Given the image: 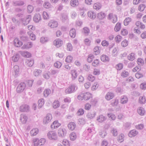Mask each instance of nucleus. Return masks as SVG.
<instances>
[{"instance_id": "42", "label": "nucleus", "mask_w": 146, "mask_h": 146, "mask_svg": "<svg viewBox=\"0 0 146 146\" xmlns=\"http://www.w3.org/2000/svg\"><path fill=\"white\" fill-rule=\"evenodd\" d=\"M19 58V55L18 54H17L15 55L12 57V60L14 62H16L18 61Z\"/></svg>"}, {"instance_id": "28", "label": "nucleus", "mask_w": 146, "mask_h": 146, "mask_svg": "<svg viewBox=\"0 0 146 146\" xmlns=\"http://www.w3.org/2000/svg\"><path fill=\"white\" fill-rule=\"evenodd\" d=\"M96 114V112H94L92 113H88L86 115L88 118L92 119L95 117Z\"/></svg>"}, {"instance_id": "53", "label": "nucleus", "mask_w": 146, "mask_h": 146, "mask_svg": "<svg viewBox=\"0 0 146 146\" xmlns=\"http://www.w3.org/2000/svg\"><path fill=\"white\" fill-rule=\"evenodd\" d=\"M87 79L90 81L92 82L95 80V77L92 75L89 74L88 77Z\"/></svg>"}, {"instance_id": "22", "label": "nucleus", "mask_w": 146, "mask_h": 146, "mask_svg": "<svg viewBox=\"0 0 146 146\" xmlns=\"http://www.w3.org/2000/svg\"><path fill=\"white\" fill-rule=\"evenodd\" d=\"M26 63L28 66H32L34 63V60L33 59H29L26 60Z\"/></svg>"}, {"instance_id": "14", "label": "nucleus", "mask_w": 146, "mask_h": 146, "mask_svg": "<svg viewBox=\"0 0 146 146\" xmlns=\"http://www.w3.org/2000/svg\"><path fill=\"white\" fill-rule=\"evenodd\" d=\"M61 125V124L58 122V121H55L53 122L51 125V127L52 129L57 128Z\"/></svg>"}, {"instance_id": "10", "label": "nucleus", "mask_w": 146, "mask_h": 146, "mask_svg": "<svg viewBox=\"0 0 146 146\" xmlns=\"http://www.w3.org/2000/svg\"><path fill=\"white\" fill-rule=\"evenodd\" d=\"M48 25L52 28H56L58 26V23L56 21L52 20L50 21Z\"/></svg>"}, {"instance_id": "59", "label": "nucleus", "mask_w": 146, "mask_h": 146, "mask_svg": "<svg viewBox=\"0 0 146 146\" xmlns=\"http://www.w3.org/2000/svg\"><path fill=\"white\" fill-rule=\"evenodd\" d=\"M137 62L139 66H142L144 64V60L143 59L141 58L138 59Z\"/></svg>"}, {"instance_id": "57", "label": "nucleus", "mask_w": 146, "mask_h": 146, "mask_svg": "<svg viewBox=\"0 0 146 146\" xmlns=\"http://www.w3.org/2000/svg\"><path fill=\"white\" fill-rule=\"evenodd\" d=\"M43 5L44 8L47 9L51 8L52 6L48 2L44 3Z\"/></svg>"}, {"instance_id": "1", "label": "nucleus", "mask_w": 146, "mask_h": 146, "mask_svg": "<svg viewBox=\"0 0 146 146\" xmlns=\"http://www.w3.org/2000/svg\"><path fill=\"white\" fill-rule=\"evenodd\" d=\"M78 89V86L75 83L70 84L65 90L66 94H70L74 93Z\"/></svg>"}, {"instance_id": "25", "label": "nucleus", "mask_w": 146, "mask_h": 146, "mask_svg": "<svg viewBox=\"0 0 146 146\" xmlns=\"http://www.w3.org/2000/svg\"><path fill=\"white\" fill-rule=\"evenodd\" d=\"M70 4L71 6L75 7L78 5V0H71Z\"/></svg>"}, {"instance_id": "3", "label": "nucleus", "mask_w": 146, "mask_h": 146, "mask_svg": "<svg viewBox=\"0 0 146 146\" xmlns=\"http://www.w3.org/2000/svg\"><path fill=\"white\" fill-rule=\"evenodd\" d=\"M47 135L48 138L50 139L55 140L57 139L56 134L54 131H49Z\"/></svg>"}, {"instance_id": "56", "label": "nucleus", "mask_w": 146, "mask_h": 146, "mask_svg": "<svg viewBox=\"0 0 146 146\" xmlns=\"http://www.w3.org/2000/svg\"><path fill=\"white\" fill-rule=\"evenodd\" d=\"M59 106V103L58 101H55L53 103V106L54 108H56Z\"/></svg>"}, {"instance_id": "37", "label": "nucleus", "mask_w": 146, "mask_h": 146, "mask_svg": "<svg viewBox=\"0 0 146 146\" xmlns=\"http://www.w3.org/2000/svg\"><path fill=\"white\" fill-rule=\"evenodd\" d=\"M14 70L15 75L16 76H18L19 73V66L17 65H15L14 67Z\"/></svg>"}, {"instance_id": "64", "label": "nucleus", "mask_w": 146, "mask_h": 146, "mask_svg": "<svg viewBox=\"0 0 146 146\" xmlns=\"http://www.w3.org/2000/svg\"><path fill=\"white\" fill-rule=\"evenodd\" d=\"M141 68L140 66L138 65L134 68L132 70V71L133 72H135L136 71L139 72L141 70Z\"/></svg>"}, {"instance_id": "6", "label": "nucleus", "mask_w": 146, "mask_h": 146, "mask_svg": "<svg viewBox=\"0 0 146 146\" xmlns=\"http://www.w3.org/2000/svg\"><path fill=\"white\" fill-rule=\"evenodd\" d=\"M52 118V115L50 113H48L46 117H44L43 123L44 124H47L49 123Z\"/></svg>"}, {"instance_id": "63", "label": "nucleus", "mask_w": 146, "mask_h": 146, "mask_svg": "<svg viewBox=\"0 0 146 146\" xmlns=\"http://www.w3.org/2000/svg\"><path fill=\"white\" fill-rule=\"evenodd\" d=\"M123 67V64L122 63H119L115 66V68L117 70H120L122 69Z\"/></svg>"}, {"instance_id": "2", "label": "nucleus", "mask_w": 146, "mask_h": 146, "mask_svg": "<svg viewBox=\"0 0 146 146\" xmlns=\"http://www.w3.org/2000/svg\"><path fill=\"white\" fill-rule=\"evenodd\" d=\"M31 19V15H28L24 18L20 19V21L21 22L23 25L26 26L29 24Z\"/></svg>"}, {"instance_id": "26", "label": "nucleus", "mask_w": 146, "mask_h": 146, "mask_svg": "<svg viewBox=\"0 0 146 146\" xmlns=\"http://www.w3.org/2000/svg\"><path fill=\"white\" fill-rule=\"evenodd\" d=\"M69 35L71 37L74 38L76 35V31L74 28L72 29L70 31Z\"/></svg>"}, {"instance_id": "45", "label": "nucleus", "mask_w": 146, "mask_h": 146, "mask_svg": "<svg viewBox=\"0 0 146 146\" xmlns=\"http://www.w3.org/2000/svg\"><path fill=\"white\" fill-rule=\"evenodd\" d=\"M92 65L93 66L96 67L98 66L99 65V60L96 59L92 63Z\"/></svg>"}, {"instance_id": "32", "label": "nucleus", "mask_w": 146, "mask_h": 146, "mask_svg": "<svg viewBox=\"0 0 146 146\" xmlns=\"http://www.w3.org/2000/svg\"><path fill=\"white\" fill-rule=\"evenodd\" d=\"M14 44L17 47L20 46L23 44L22 42L17 39H15Z\"/></svg>"}, {"instance_id": "41", "label": "nucleus", "mask_w": 146, "mask_h": 146, "mask_svg": "<svg viewBox=\"0 0 146 146\" xmlns=\"http://www.w3.org/2000/svg\"><path fill=\"white\" fill-rule=\"evenodd\" d=\"M99 85L97 82H95L91 88V90H95L97 89Z\"/></svg>"}, {"instance_id": "21", "label": "nucleus", "mask_w": 146, "mask_h": 146, "mask_svg": "<svg viewBox=\"0 0 146 146\" xmlns=\"http://www.w3.org/2000/svg\"><path fill=\"white\" fill-rule=\"evenodd\" d=\"M68 126L69 129L71 130H74L76 127V125L74 123L71 122L68 124Z\"/></svg>"}, {"instance_id": "47", "label": "nucleus", "mask_w": 146, "mask_h": 146, "mask_svg": "<svg viewBox=\"0 0 146 146\" xmlns=\"http://www.w3.org/2000/svg\"><path fill=\"white\" fill-rule=\"evenodd\" d=\"M51 90L49 89L45 90L44 92V95L45 97H47L50 94Z\"/></svg>"}, {"instance_id": "52", "label": "nucleus", "mask_w": 146, "mask_h": 146, "mask_svg": "<svg viewBox=\"0 0 146 146\" xmlns=\"http://www.w3.org/2000/svg\"><path fill=\"white\" fill-rule=\"evenodd\" d=\"M111 132L113 135L114 136H117L118 134L117 130L115 128H113L111 130Z\"/></svg>"}, {"instance_id": "23", "label": "nucleus", "mask_w": 146, "mask_h": 146, "mask_svg": "<svg viewBox=\"0 0 146 146\" xmlns=\"http://www.w3.org/2000/svg\"><path fill=\"white\" fill-rule=\"evenodd\" d=\"M137 112L139 115L142 116L145 113V110L143 107H140L138 109Z\"/></svg>"}, {"instance_id": "43", "label": "nucleus", "mask_w": 146, "mask_h": 146, "mask_svg": "<svg viewBox=\"0 0 146 146\" xmlns=\"http://www.w3.org/2000/svg\"><path fill=\"white\" fill-rule=\"evenodd\" d=\"M124 135L121 134L117 138L118 141L119 143H121L124 141Z\"/></svg>"}, {"instance_id": "5", "label": "nucleus", "mask_w": 146, "mask_h": 146, "mask_svg": "<svg viewBox=\"0 0 146 146\" xmlns=\"http://www.w3.org/2000/svg\"><path fill=\"white\" fill-rule=\"evenodd\" d=\"M13 6H21L25 4V2L23 1L19 0L18 1H13L12 3Z\"/></svg>"}, {"instance_id": "44", "label": "nucleus", "mask_w": 146, "mask_h": 146, "mask_svg": "<svg viewBox=\"0 0 146 146\" xmlns=\"http://www.w3.org/2000/svg\"><path fill=\"white\" fill-rule=\"evenodd\" d=\"M42 72V71L40 70L35 69L33 72V74L36 76H38Z\"/></svg>"}, {"instance_id": "51", "label": "nucleus", "mask_w": 146, "mask_h": 146, "mask_svg": "<svg viewBox=\"0 0 146 146\" xmlns=\"http://www.w3.org/2000/svg\"><path fill=\"white\" fill-rule=\"evenodd\" d=\"M94 58V55L92 54H89L88 56L87 59V61L89 63L91 62L92 61Z\"/></svg>"}, {"instance_id": "15", "label": "nucleus", "mask_w": 146, "mask_h": 146, "mask_svg": "<svg viewBox=\"0 0 146 146\" xmlns=\"http://www.w3.org/2000/svg\"><path fill=\"white\" fill-rule=\"evenodd\" d=\"M70 74L72 76V80H75L77 77L78 74L76 70H71Z\"/></svg>"}, {"instance_id": "27", "label": "nucleus", "mask_w": 146, "mask_h": 146, "mask_svg": "<svg viewBox=\"0 0 146 146\" xmlns=\"http://www.w3.org/2000/svg\"><path fill=\"white\" fill-rule=\"evenodd\" d=\"M38 132V129L37 128H34L31 130L30 131L31 136L36 135Z\"/></svg>"}, {"instance_id": "54", "label": "nucleus", "mask_w": 146, "mask_h": 146, "mask_svg": "<svg viewBox=\"0 0 146 146\" xmlns=\"http://www.w3.org/2000/svg\"><path fill=\"white\" fill-rule=\"evenodd\" d=\"M145 7V5L144 4H141L139 5L138 7V10L140 11H143Z\"/></svg>"}, {"instance_id": "11", "label": "nucleus", "mask_w": 146, "mask_h": 146, "mask_svg": "<svg viewBox=\"0 0 146 146\" xmlns=\"http://www.w3.org/2000/svg\"><path fill=\"white\" fill-rule=\"evenodd\" d=\"M62 41L60 39H57L54 40L53 41V44L57 47L58 48L62 46Z\"/></svg>"}, {"instance_id": "20", "label": "nucleus", "mask_w": 146, "mask_h": 146, "mask_svg": "<svg viewBox=\"0 0 146 146\" xmlns=\"http://www.w3.org/2000/svg\"><path fill=\"white\" fill-rule=\"evenodd\" d=\"M128 99L127 96H123L121 97L120 103L122 104H126L127 102Z\"/></svg>"}, {"instance_id": "9", "label": "nucleus", "mask_w": 146, "mask_h": 146, "mask_svg": "<svg viewBox=\"0 0 146 146\" xmlns=\"http://www.w3.org/2000/svg\"><path fill=\"white\" fill-rule=\"evenodd\" d=\"M33 20L36 23H38L41 21V18L40 15L39 13L35 14L33 17Z\"/></svg>"}, {"instance_id": "30", "label": "nucleus", "mask_w": 146, "mask_h": 146, "mask_svg": "<svg viewBox=\"0 0 146 146\" xmlns=\"http://www.w3.org/2000/svg\"><path fill=\"white\" fill-rule=\"evenodd\" d=\"M38 108H40L44 104V100L43 99L39 100L38 101Z\"/></svg>"}, {"instance_id": "4", "label": "nucleus", "mask_w": 146, "mask_h": 146, "mask_svg": "<svg viewBox=\"0 0 146 146\" xmlns=\"http://www.w3.org/2000/svg\"><path fill=\"white\" fill-rule=\"evenodd\" d=\"M26 87V84L23 82H21L18 85L17 88V92L18 93L23 92Z\"/></svg>"}, {"instance_id": "62", "label": "nucleus", "mask_w": 146, "mask_h": 146, "mask_svg": "<svg viewBox=\"0 0 146 146\" xmlns=\"http://www.w3.org/2000/svg\"><path fill=\"white\" fill-rule=\"evenodd\" d=\"M22 54L23 56L27 58H29L31 56V54L27 52L24 51L23 52Z\"/></svg>"}, {"instance_id": "34", "label": "nucleus", "mask_w": 146, "mask_h": 146, "mask_svg": "<svg viewBox=\"0 0 146 146\" xmlns=\"http://www.w3.org/2000/svg\"><path fill=\"white\" fill-rule=\"evenodd\" d=\"M77 137L76 133L74 132H72L70 135V139L72 141L75 140L76 138Z\"/></svg>"}, {"instance_id": "31", "label": "nucleus", "mask_w": 146, "mask_h": 146, "mask_svg": "<svg viewBox=\"0 0 146 146\" xmlns=\"http://www.w3.org/2000/svg\"><path fill=\"white\" fill-rule=\"evenodd\" d=\"M102 7L101 4L99 3H97L94 4L93 6L94 8L96 10H99Z\"/></svg>"}, {"instance_id": "36", "label": "nucleus", "mask_w": 146, "mask_h": 146, "mask_svg": "<svg viewBox=\"0 0 146 146\" xmlns=\"http://www.w3.org/2000/svg\"><path fill=\"white\" fill-rule=\"evenodd\" d=\"M121 24L120 23H117L114 28L115 31L116 32L119 31L121 29Z\"/></svg>"}, {"instance_id": "18", "label": "nucleus", "mask_w": 146, "mask_h": 146, "mask_svg": "<svg viewBox=\"0 0 146 146\" xmlns=\"http://www.w3.org/2000/svg\"><path fill=\"white\" fill-rule=\"evenodd\" d=\"M106 16V14L103 12H101L98 14L97 17L98 19L102 20L104 19Z\"/></svg>"}, {"instance_id": "7", "label": "nucleus", "mask_w": 146, "mask_h": 146, "mask_svg": "<svg viewBox=\"0 0 146 146\" xmlns=\"http://www.w3.org/2000/svg\"><path fill=\"white\" fill-rule=\"evenodd\" d=\"M30 110V107L27 104H23L20 107V110L22 112H27Z\"/></svg>"}, {"instance_id": "60", "label": "nucleus", "mask_w": 146, "mask_h": 146, "mask_svg": "<svg viewBox=\"0 0 146 146\" xmlns=\"http://www.w3.org/2000/svg\"><path fill=\"white\" fill-rule=\"evenodd\" d=\"M48 41V39L46 37H42L40 40V42L42 43H44L47 42Z\"/></svg>"}, {"instance_id": "39", "label": "nucleus", "mask_w": 146, "mask_h": 146, "mask_svg": "<svg viewBox=\"0 0 146 146\" xmlns=\"http://www.w3.org/2000/svg\"><path fill=\"white\" fill-rule=\"evenodd\" d=\"M131 21V18L129 17L126 18L124 21V25L125 26L127 25Z\"/></svg>"}, {"instance_id": "12", "label": "nucleus", "mask_w": 146, "mask_h": 146, "mask_svg": "<svg viewBox=\"0 0 146 146\" xmlns=\"http://www.w3.org/2000/svg\"><path fill=\"white\" fill-rule=\"evenodd\" d=\"M114 93L112 92H107L105 96V98L108 100H110L114 97Z\"/></svg>"}, {"instance_id": "61", "label": "nucleus", "mask_w": 146, "mask_h": 146, "mask_svg": "<svg viewBox=\"0 0 146 146\" xmlns=\"http://www.w3.org/2000/svg\"><path fill=\"white\" fill-rule=\"evenodd\" d=\"M129 75V73L128 72L125 70L123 71L121 74V76L123 78L127 77Z\"/></svg>"}, {"instance_id": "50", "label": "nucleus", "mask_w": 146, "mask_h": 146, "mask_svg": "<svg viewBox=\"0 0 146 146\" xmlns=\"http://www.w3.org/2000/svg\"><path fill=\"white\" fill-rule=\"evenodd\" d=\"M62 65V64L61 62L59 61H57L54 63V66L57 68H59L61 67Z\"/></svg>"}, {"instance_id": "48", "label": "nucleus", "mask_w": 146, "mask_h": 146, "mask_svg": "<svg viewBox=\"0 0 146 146\" xmlns=\"http://www.w3.org/2000/svg\"><path fill=\"white\" fill-rule=\"evenodd\" d=\"M99 48L100 47L98 46H96L94 48L93 50L95 54L97 55L99 54L100 53Z\"/></svg>"}, {"instance_id": "33", "label": "nucleus", "mask_w": 146, "mask_h": 146, "mask_svg": "<svg viewBox=\"0 0 146 146\" xmlns=\"http://www.w3.org/2000/svg\"><path fill=\"white\" fill-rule=\"evenodd\" d=\"M80 15L82 17H84L86 15L85 13L86 11V10L83 8L82 9L80 8L79 9Z\"/></svg>"}, {"instance_id": "38", "label": "nucleus", "mask_w": 146, "mask_h": 146, "mask_svg": "<svg viewBox=\"0 0 146 146\" xmlns=\"http://www.w3.org/2000/svg\"><path fill=\"white\" fill-rule=\"evenodd\" d=\"M99 135L100 137L102 138H104L107 135V133L105 131L103 130L99 132Z\"/></svg>"}, {"instance_id": "16", "label": "nucleus", "mask_w": 146, "mask_h": 146, "mask_svg": "<svg viewBox=\"0 0 146 146\" xmlns=\"http://www.w3.org/2000/svg\"><path fill=\"white\" fill-rule=\"evenodd\" d=\"M88 17L91 19H94L96 17V14L92 11H89L88 13Z\"/></svg>"}, {"instance_id": "55", "label": "nucleus", "mask_w": 146, "mask_h": 146, "mask_svg": "<svg viewBox=\"0 0 146 146\" xmlns=\"http://www.w3.org/2000/svg\"><path fill=\"white\" fill-rule=\"evenodd\" d=\"M118 103V100L117 99H115L114 100H113L111 103L110 105L112 106H117Z\"/></svg>"}, {"instance_id": "46", "label": "nucleus", "mask_w": 146, "mask_h": 146, "mask_svg": "<svg viewBox=\"0 0 146 146\" xmlns=\"http://www.w3.org/2000/svg\"><path fill=\"white\" fill-rule=\"evenodd\" d=\"M146 99L144 97L141 96L139 99V102L141 104H144L145 103Z\"/></svg>"}, {"instance_id": "13", "label": "nucleus", "mask_w": 146, "mask_h": 146, "mask_svg": "<svg viewBox=\"0 0 146 146\" xmlns=\"http://www.w3.org/2000/svg\"><path fill=\"white\" fill-rule=\"evenodd\" d=\"M82 96H83V99L87 100H89L91 96V94L89 92L82 93Z\"/></svg>"}, {"instance_id": "8", "label": "nucleus", "mask_w": 146, "mask_h": 146, "mask_svg": "<svg viewBox=\"0 0 146 146\" xmlns=\"http://www.w3.org/2000/svg\"><path fill=\"white\" fill-rule=\"evenodd\" d=\"M66 131L65 129L59 128L58 131V135L60 137H63L66 135Z\"/></svg>"}, {"instance_id": "24", "label": "nucleus", "mask_w": 146, "mask_h": 146, "mask_svg": "<svg viewBox=\"0 0 146 146\" xmlns=\"http://www.w3.org/2000/svg\"><path fill=\"white\" fill-rule=\"evenodd\" d=\"M127 57L129 60L132 61L135 59V54L133 53H131L128 55Z\"/></svg>"}, {"instance_id": "19", "label": "nucleus", "mask_w": 146, "mask_h": 146, "mask_svg": "<svg viewBox=\"0 0 146 146\" xmlns=\"http://www.w3.org/2000/svg\"><path fill=\"white\" fill-rule=\"evenodd\" d=\"M20 120L23 123H25L27 120V117L25 114H21L20 115Z\"/></svg>"}, {"instance_id": "29", "label": "nucleus", "mask_w": 146, "mask_h": 146, "mask_svg": "<svg viewBox=\"0 0 146 146\" xmlns=\"http://www.w3.org/2000/svg\"><path fill=\"white\" fill-rule=\"evenodd\" d=\"M101 60L103 62H106L108 61L109 59L108 56L103 54L101 56Z\"/></svg>"}, {"instance_id": "35", "label": "nucleus", "mask_w": 146, "mask_h": 146, "mask_svg": "<svg viewBox=\"0 0 146 146\" xmlns=\"http://www.w3.org/2000/svg\"><path fill=\"white\" fill-rule=\"evenodd\" d=\"M82 32L84 35L87 36L90 33V29L87 27H84L83 29Z\"/></svg>"}, {"instance_id": "58", "label": "nucleus", "mask_w": 146, "mask_h": 146, "mask_svg": "<svg viewBox=\"0 0 146 146\" xmlns=\"http://www.w3.org/2000/svg\"><path fill=\"white\" fill-rule=\"evenodd\" d=\"M72 59L73 58L72 56H68L66 58L65 61L68 63H70L72 61Z\"/></svg>"}, {"instance_id": "17", "label": "nucleus", "mask_w": 146, "mask_h": 146, "mask_svg": "<svg viewBox=\"0 0 146 146\" xmlns=\"http://www.w3.org/2000/svg\"><path fill=\"white\" fill-rule=\"evenodd\" d=\"M138 134V132L135 129L131 130L129 133L128 135L130 137H135Z\"/></svg>"}, {"instance_id": "49", "label": "nucleus", "mask_w": 146, "mask_h": 146, "mask_svg": "<svg viewBox=\"0 0 146 146\" xmlns=\"http://www.w3.org/2000/svg\"><path fill=\"white\" fill-rule=\"evenodd\" d=\"M68 18V16L66 14L63 13L61 14V19L62 22H64Z\"/></svg>"}, {"instance_id": "40", "label": "nucleus", "mask_w": 146, "mask_h": 146, "mask_svg": "<svg viewBox=\"0 0 146 146\" xmlns=\"http://www.w3.org/2000/svg\"><path fill=\"white\" fill-rule=\"evenodd\" d=\"M105 117L102 115H100L97 118V120L100 122H102L105 120Z\"/></svg>"}]
</instances>
